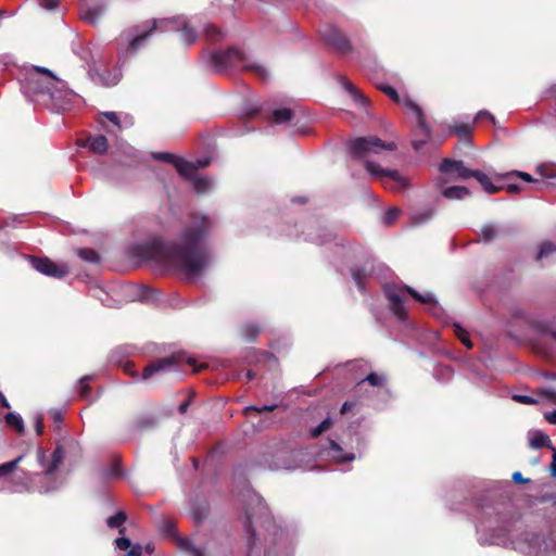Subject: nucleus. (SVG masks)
Instances as JSON below:
<instances>
[{
  "mask_svg": "<svg viewBox=\"0 0 556 556\" xmlns=\"http://www.w3.org/2000/svg\"><path fill=\"white\" fill-rule=\"evenodd\" d=\"M212 227L213 222L207 215L191 212L188 225L179 233V241L154 239L138 245L137 255L187 277H195L206 268L210 261L204 242Z\"/></svg>",
  "mask_w": 556,
  "mask_h": 556,
  "instance_id": "obj_1",
  "label": "nucleus"
},
{
  "mask_svg": "<svg viewBox=\"0 0 556 556\" xmlns=\"http://www.w3.org/2000/svg\"><path fill=\"white\" fill-rule=\"evenodd\" d=\"M247 55L245 53L237 49L235 47H229L223 51H215L211 54V62L218 74L225 73L227 70L237 66L238 64H243V70L252 72L257 78L263 81L268 79L267 70L260 64L255 63H245Z\"/></svg>",
  "mask_w": 556,
  "mask_h": 556,
  "instance_id": "obj_2",
  "label": "nucleus"
},
{
  "mask_svg": "<svg viewBox=\"0 0 556 556\" xmlns=\"http://www.w3.org/2000/svg\"><path fill=\"white\" fill-rule=\"evenodd\" d=\"M155 29H176L180 31L181 40L185 45L190 46L195 42L198 33L184 16L174 18H164L160 21H153V25L142 34H139L132 38L129 43V48L137 50L141 43L152 34Z\"/></svg>",
  "mask_w": 556,
  "mask_h": 556,
  "instance_id": "obj_3",
  "label": "nucleus"
},
{
  "mask_svg": "<svg viewBox=\"0 0 556 556\" xmlns=\"http://www.w3.org/2000/svg\"><path fill=\"white\" fill-rule=\"evenodd\" d=\"M404 294H409L414 300L424 304L435 303L431 293L421 294L409 286H386L384 295L389 301V308L400 321H405L408 317L404 306Z\"/></svg>",
  "mask_w": 556,
  "mask_h": 556,
  "instance_id": "obj_4",
  "label": "nucleus"
},
{
  "mask_svg": "<svg viewBox=\"0 0 556 556\" xmlns=\"http://www.w3.org/2000/svg\"><path fill=\"white\" fill-rule=\"evenodd\" d=\"M35 73L30 74L25 80V89L35 96L47 94L54 98V92L59 89L58 85H63L62 80L55 77L48 68L35 66Z\"/></svg>",
  "mask_w": 556,
  "mask_h": 556,
  "instance_id": "obj_5",
  "label": "nucleus"
},
{
  "mask_svg": "<svg viewBox=\"0 0 556 556\" xmlns=\"http://www.w3.org/2000/svg\"><path fill=\"white\" fill-rule=\"evenodd\" d=\"M352 155L356 159H363L370 153L378 154L382 150L394 151V142H384L376 136L358 137L349 143Z\"/></svg>",
  "mask_w": 556,
  "mask_h": 556,
  "instance_id": "obj_6",
  "label": "nucleus"
},
{
  "mask_svg": "<svg viewBox=\"0 0 556 556\" xmlns=\"http://www.w3.org/2000/svg\"><path fill=\"white\" fill-rule=\"evenodd\" d=\"M182 362H186L190 366L195 365V359L192 357L185 358L181 354H173L168 357L156 359L147 365L142 371L141 378L143 380H148L156 374L169 371L174 368H180Z\"/></svg>",
  "mask_w": 556,
  "mask_h": 556,
  "instance_id": "obj_7",
  "label": "nucleus"
},
{
  "mask_svg": "<svg viewBox=\"0 0 556 556\" xmlns=\"http://www.w3.org/2000/svg\"><path fill=\"white\" fill-rule=\"evenodd\" d=\"M65 450L79 452L78 443L75 442L74 440H70V441L65 442L64 444H58L52 453L51 463L49 465H47L46 451L43 448H38L37 459H38V463L42 467H46L43 470L45 478L50 477L62 464L64 456H65Z\"/></svg>",
  "mask_w": 556,
  "mask_h": 556,
  "instance_id": "obj_8",
  "label": "nucleus"
},
{
  "mask_svg": "<svg viewBox=\"0 0 556 556\" xmlns=\"http://www.w3.org/2000/svg\"><path fill=\"white\" fill-rule=\"evenodd\" d=\"M111 7V0H84L80 5V18L94 26L105 15Z\"/></svg>",
  "mask_w": 556,
  "mask_h": 556,
  "instance_id": "obj_9",
  "label": "nucleus"
},
{
  "mask_svg": "<svg viewBox=\"0 0 556 556\" xmlns=\"http://www.w3.org/2000/svg\"><path fill=\"white\" fill-rule=\"evenodd\" d=\"M324 41L332 47L338 53L346 54L352 51L350 39L336 26L325 25L320 29Z\"/></svg>",
  "mask_w": 556,
  "mask_h": 556,
  "instance_id": "obj_10",
  "label": "nucleus"
},
{
  "mask_svg": "<svg viewBox=\"0 0 556 556\" xmlns=\"http://www.w3.org/2000/svg\"><path fill=\"white\" fill-rule=\"evenodd\" d=\"M367 172L380 178H388L390 181H384V187L389 189L402 190L406 188L407 180L396 169H384L371 161L365 162Z\"/></svg>",
  "mask_w": 556,
  "mask_h": 556,
  "instance_id": "obj_11",
  "label": "nucleus"
},
{
  "mask_svg": "<svg viewBox=\"0 0 556 556\" xmlns=\"http://www.w3.org/2000/svg\"><path fill=\"white\" fill-rule=\"evenodd\" d=\"M29 261L37 271L51 278L62 279L70 273L65 264L54 263L47 256H29Z\"/></svg>",
  "mask_w": 556,
  "mask_h": 556,
  "instance_id": "obj_12",
  "label": "nucleus"
},
{
  "mask_svg": "<svg viewBox=\"0 0 556 556\" xmlns=\"http://www.w3.org/2000/svg\"><path fill=\"white\" fill-rule=\"evenodd\" d=\"M476 169H469L464 165L463 161H455L451 159H444L440 165V172L444 174H450L455 172L457 174V178L459 179H468L471 178Z\"/></svg>",
  "mask_w": 556,
  "mask_h": 556,
  "instance_id": "obj_13",
  "label": "nucleus"
},
{
  "mask_svg": "<svg viewBox=\"0 0 556 556\" xmlns=\"http://www.w3.org/2000/svg\"><path fill=\"white\" fill-rule=\"evenodd\" d=\"M99 123L109 134L115 135L122 130V115L116 112L101 113Z\"/></svg>",
  "mask_w": 556,
  "mask_h": 556,
  "instance_id": "obj_14",
  "label": "nucleus"
},
{
  "mask_svg": "<svg viewBox=\"0 0 556 556\" xmlns=\"http://www.w3.org/2000/svg\"><path fill=\"white\" fill-rule=\"evenodd\" d=\"M84 147H87L94 154L102 155V154L106 153L108 148H109V142H108L106 137L103 135L89 136L85 140Z\"/></svg>",
  "mask_w": 556,
  "mask_h": 556,
  "instance_id": "obj_15",
  "label": "nucleus"
},
{
  "mask_svg": "<svg viewBox=\"0 0 556 556\" xmlns=\"http://www.w3.org/2000/svg\"><path fill=\"white\" fill-rule=\"evenodd\" d=\"M529 445L534 450L542 447L554 450V445L549 437L541 430H535L529 433Z\"/></svg>",
  "mask_w": 556,
  "mask_h": 556,
  "instance_id": "obj_16",
  "label": "nucleus"
},
{
  "mask_svg": "<svg viewBox=\"0 0 556 556\" xmlns=\"http://www.w3.org/2000/svg\"><path fill=\"white\" fill-rule=\"evenodd\" d=\"M175 168L178 172V174L185 179L192 181L198 176L197 173L199 166H197L195 163L193 162H188L179 157L175 165Z\"/></svg>",
  "mask_w": 556,
  "mask_h": 556,
  "instance_id": "obj_17",
  "label": "nucleus"
},
{
  "mask_svg": "<svg viewBox=\"0 0 556 556\" xmlns=\"http://www.w3.org/2000/svg\"><path fill=\"white\" fill-rule=\"evenodd\" d=\"M115 547L121 551H127L125 556H142L143 547L140 544H131V541L126 536L117 538L114 541Z\"/></svg>",
  "mask_w": 556,
  "mask_h": 556,
  "instance_id": "obj_18",
  "label": "nucleus"
},
{
  "mask_svg": "<svg viewBox=\"0 0 556 556\" xmlns=\"http://www.w3.org/2000/svg\"><path fill=\"white\" fill-rule=\"evenodd\" d=\"M401 104L416 114L419 127L429 135V128L426 125V118L421 108L409 98L401 99Z\"/></svg>",
  "mask_w": 556,
  "mask_h": 556,
  "instance_id": "obj_19",
  "label": "nucleus"
},
{
  "mask_svg": "<svg viewBox=\"0 0 556 556\" xmlns=\"http://www.w3.org/2000/svg\"><path fill=\"white\" fill-rule=\"evenodd\" d=\"M294 116V111L289 108L276 109L271 113L270 122L276 125H282L292 122Z\"/></svg>",
  "mask_w": 556,
  "mask_h": 556,
  "instance_id": "obj_20",
  "label": "nucleus"
},
{
  "mask_svg": "<svg viewBox=\"0 0 556 556\" xmlns=\"http://www.w3.org/2000/svg\"><path fill=\"white\" fill-rule=\"evenodd\" d=\"M472 177L478 180V182L482 186L484 191L488 192L489 194L497 193L503 189L502 186L493 185L490 177L479 169L475 170Z\"/></svg>",
  "mask_w": 556,
  "mask_h": 556,
  "instance_id": "obj_21",
  "label": "nucleus"
},
{
  "mask_svg": "<svg viewBox=\"0 0 556 556\" xmlns=\"http://www.w3.org/2000/svg\"><path fill=\"white\" fill-rule=\"evenodd\" d=\"M99 80L105 87H112L119 83L122 73L119 70H104L102 73H97Z\"/></svg>",
  "mask_w": 556,
  "mask_h": 556,
  "instance_id": "obj_22",
  "label": "nucleus"
},
{
  "mask_svg": "<svg viewBox=\"0 0 556 556\" xmlns=\"http://www.w3.org/2000/svg\"><path fill=\"white\" fill-rule=\"evenodd\" d=\"M341 81L343 88L351 94V97L356 103L363 106L369 104L368 98L362 91H359L350 80L342 78Z\"/></svg>",
  "mask_w": 556,
  "mask_h": 556,
  "instance_id": "obj_23",
  "label": "nucleus"
},
{
  "mask_svg": "<svg viewBox=\"0 0 556 556\" xmlns=\"http://www.w3.org/2000/svg\"><path fill=\"white\" fill-rule=\"evenodd\" d=\"M127 520V515L125 511H117L114 516H111L106 519V525L111 529H118V533L124 535L126 533V528L123 525Z\"/></svg>",
  "mask_w": 556,
  "mask_h": 556,
  "instance_id": "obj_24",
  "label": "nucleus"
},
{
  "mask_svg": "<svg viewBox=\"0 0 556 556\" xmlns=\"http://www.w3.org/2000/svg\"><path fill=\"white\" fill-rule=\"evenodd\" d=\"M260 332L261 328L255 323H247L240 328V334L247 342H254Z\"/></svg>",
  "mask_w": 556,
  "mask_h": 556,
  "instance_id": "obj_25",
  "label": "nucleus"
},
{
  "mask_svg": "<svg viewBox=\"0 0 556 556\" xmlns=\"http://www.w3.org/2000/svg\"><path fill=\"white\" fill-rule=\"evenodd\" d=\"M443 195L450 200H462L470 195V191L464 186H452L443 190Z\"/></svg>",
  "mask_w": 556,
  "mask_h": 556,
  "instance_id": "obj_26",
  "label": "nucleus"
},
{
  "mask_svg": "<svg viewBox=\"0 0 556 556\" xmlns=\"http://www.w3.org/2000/svg\"><path fill=\"white\" fill-rule=\"evenodd\" d=\"M515 175L520 177L522 180H525L527 182H533L535 185L534 186V190L535 191H543L545 188L548 187V184H546L544 181H539L536 179H533L530 174L525 173V172H511V173L506 174L503 177L508 179V178H510L511 176H515Z\"/></svg>",
  "mask_w": 556,
  "mask_h": 556,
  "instance_id": "obj_27",
  "label": "nucleus"
},
{
  "mask_svg": "<svg viewBox=\"0 0 556 556\" xmlns=\"http://www.w3.org/2000/svg\"><path fill=\"white\" fill-rule=\"evenodd\" d=\"M160 532L164 536L176 538L177 536V526L176 521L170 518H163L159 526Z\"/></svg>",
  "mask_w": 556,
  "mask_h": 556,
  "instance_id": "obj_28",
  "label": "nucleus"
},
{
  "mask_svg": "<svg viewBox=\"0 0 556 556\" xmlns=\"http://www.w3.org/2000/svg\"><path fill=\"white\" fill-rule=\"evenodd\" d=\"M77 254L85 262L94 265L99 264L101 260L100 254L94 249L91 248L79 249Z\"/></svg>",
  "mask_w": 556,
  "mask_h": 556,
  "instance_id": "obj_29",
  "label": "nucleus"
},
{
  "mask_svg": "<svg viewBox=\"0 0 556 556\" xmlns=\"http://www.w3.org/2000/svg\"><path fill=\"white\" fill-rule=\"evenodd\" d=\"M387 376L384 374L370 372L366 378L361 380L357 384L361 386L364 382H368L372 387H384L387 383Z\"/></svg>",
  "mask_w": 556,
  "mask_h": 556,
  "instance_id": "obj_30",
  "label": "nucleus"
},
{
  "mask_svg": "<svg viewBox=\"0 0 556 556\" xmlns=\"http://www.w3.org/2000/svg\"><path fill=\"white\" fill-rule=\"evenodd\" d=\"M556 252V244L553 243L552 241H543L540 245H539V251H538V254H536V261L538 262H541L542 260L551 256L553 253Z\"/></svg>",
  "mask_w": 556,
  "mask_h": 556,
  "instance_id": "obj_31",
  "label": "nucleus"
},
{
  "mask_svg": "<svg viewBox=\"0 0 556 556\" xmlns=\"http://www.w3.org/2000/svg\"><path fill=\"white\" fill-rule=\"evenodd\" d=\"M23 455L17 456L15 459L0 465V477L11 475L23 459Z\"/></svg>",
  "mask_w": 556,
  "mask_h": 556,
  "instance_id": "obj_32",
  "label": "nucleus"
},
{
  "mask_svg": "<svg viewBox=\"0 0 556 556\" xmlns=\"http://www.w3.org/2000/svg\"><path fill=\"white\" fill-rule=\"evenodd\" d=\"M542 178H556V165L555 164H541L535 169Z\"/></svg>",
  "mask_w": 556,
  "mask_h": 556,
  "instance_id": "obj_33",
  "label": "nucleus"
},
{
  "mask_svg": "<svg viewBox=\"0 0 556 556\" xmlns=\"http://www.w3.org/2000/svg\"><path fill=\"white\" fill-rule=\"evenodd\" d=\"M244 528H245V531L248 534V546H249L250 551H252L254 545L256 544V534H255V530L252 526V520H251L250 515H247V519L244 521Z\"/></svg>",
  "mask_w": 556,
  "mask_h": 556,
  "instance_id": "obj_34",
  "label": "nucleus"
},
{
  "mask_svg": "<svg viewBox=\"0 0 556 556\" xmlns=\"http://www.w3.org/2000/svg\"><path fill=\"white\" fill-rule=\"evenodd\" d=\"M178 546L186 549L191 556H205L204 551L193 546L187 539L178 538Z\"/></svg>",
  "mask_w": 556,
  "mask_h": 556,
  "instance_id": "obj_35",
  "label": "nucleus"
},
{
  "mask_svg": "<svg viewBox=\"0 0 556 556\" xmlns=\"http://www.w3.org/2000/svg\"><path fill=\"white\" fill-rule=\"evenodd\" d=\"M376 87L386 93L393 102L401 104V97L395 88L386 84H376Z\"/></svg>",
  "mask_w": 556,
  "mask_h": 556,
  "instance_id": "obj_36",
  "label": "nucleus"
},
{
  "mask_svg": "<svg viewBox=\"0 0 556 556\" xmlns=\"http://www.w3.org/2000/svg\"><path fill=\"white\" fill-rule=\"evenodd\" d=\"M5 422L9 426L14 427L18 433L24 432V424H23L22 418L18 415H16L14 413L7 414Z\"/></svg>",
  "mask_w": 556,
  "mask_h": 556,
  "instance_id": "obj_37",
  "label": "nucleus"
},
{
  "mask_svg": "<svg viewBox=\"0 0 556 556\" xmlns=\"http://www.w3.org/2000/svg\"><path fill=\"white\" fill-rule=\"evenodd\" d=\"M208 515L207 506H193L191 516L197 525L201 523Z\"/></svg>",
  "mask_w": 556,
  "mask_h": 556,
  "instance_id": "obj_38",
  "label": "nucleus"
},
{
  "mask_svg": "<svg viewBox=\"0 0 556 556\" xmlns=\"http://www.w3.org/2000/svg\"><path fill=\"white\" fill-rule=\"evenodd\" d=\"M454 332L458 340L467 348L472 349V342L470 341L469 333L463 329L459 325H454Z\"/></svg>",
  "mask_w": 556,
  "mask_h": 556,
  "instance_id": "obj_39",
  "label": "nucleus"
},
{
  "mask_svg": "<svg viewBox=\"0 0 556 556\" xmlns=\"http://www.w3.org/2000/svg\"><path fill=\"white\" fill-rule=\"evenodd\" d=\"M152 157L155 161L167 163V164H173L174 166L176 165V163L179 159L175 154H172L168 152H154V153H152Z\"/></svg>",
  "mask_w": 556,
  "mask_h": 556,
  "instance_id": "obj_40",
  "label": "nucleus"
},
{
  "mask_svg": "<svg viewBox=\"0 0 556 556\" xmlns=\"http://www.w3.org/2000/svg\"><path fill=\"white\" fill-rule=\"evenodd\" d=\"M156 425V420L150 416H142L136 419L135 427L138 430H146L153 428Z\"/></svg>",
  "mask_w": 556,
  "mask_h": 556,
  "instance_id": "obj_41",
  "label": "nucleus"
},
{
  "mask_svg": "<svg viewBox=\"0 0 556 556\" xmlns=\"http://www.w3.org/2000/svg\"><path fill=\"white\" fill-rule=\"evenodd\" d=\"M352 277L354 279V281L356 282L358 289L361 291L364 290V282H365V279L367 277V273L365 271L364 268H361V267H355L352 269Z\"/></svg>",
  "mask_w": 556,
  "mask_h": 556,
  "instance_id": "obj_42",
  "label": "nucleus"
},
{
  "mask_svg": "<svg viewBox=\"0 0 556 556\" xmlns=\"http://www.w3.org/2000/svg\"><path fill=\"white\" fill-rule=\"evenodd\" d=\"M204 35L211 40H219L223 38V33L214 24H206L204 27Z\"/></svg>",
  "mask_w": 556,
  "mask_h": 556,
  "instance_id": "obj_43",
  "label": "nucleus"
},
{
  "mask_svg": "<svg viewBox=\"0 0 556 556\" xmlns=\"http://www.w3.org/2000/svg\"><path fill=\"white\" fill-rule=\"evenodd\" d=\"M332 426V421L330 418H326L325 420H323L317 427L313 428L311 430V437L313 439H316L318 438L319 435H321L325 431H327L328 429H330V427Z\"/></svg>",
  "mask_w": 556,
  "mask_h": 556,
  "instance_id": "obj_44",
  "label": "nucleus"
},
{
  "mask_svg": "<svg viewBox=\"0 0 556 556\" xmlns=\"http://www.w3.org/2000/svg\"><path fill=\"white\" fill-rule=\"evenodd\" d=\"M401 215V210L399 207L389 208L383 215V224L386 226H391Z\"/></svg>",
  "mask_w": 556,
  "mask_h": 556,
  "instance_id": "obj_45",
  "label": "nucleus"
},
{
  "mask_svg": "<svg viewBox=\"0 0 556 556\" xmlns=\"http://www.w3.org/2000/svg\"><path fill=\"white\" fill-rule=\"evenodd\" d=\"M90 379V376H85L79 381L78 394L81 399H87L91 394V388L88 384Z\"/></svg>",
  "mask_w": 556,
  "mask_h": 556,
  "instance_id": "obj_46",
  "label": "nucleus"
},
{
  "mask_svg": "<svg viewBox=\"0 0 556 556\" xmlns=\"http://www.w3.org/2000/svg\"><path fill=\"white\" fill-rule=\"evenodd\" d=\"M277 408L276 404L273 405H264V406H248L243 409V414L245 416H250L252 412L263 414V413H270Z\"/></svg>",
  "mask_w": 556,
  "mask_h": 556,
  "instance_id": "obj_47",
  "label": "nucleus"
},
{
  "mask_svg": "<svg viewBox=\"0 0 556 556\" xmlns=\"http://www.w3.org/2000/svg\"><path fill=\"white\" fill-rule=\"evenodd\" d=\"M193 187L198 193L205 192L210 187V181L205 177H195L193 180Z\"/></svg>",
  "mask_w": 556,
  "mask_h": 556,
  "instance_id": "obj_48",
  "label": "nucleus"
},
{
  "mask_svg": "<svg viewBox=\"0 0 556 556\" xmlns=\"http://www.w3.org/2000/svg\"><path fill=\"white\" fill-rule=\"evenodd\" d=\"M432 216H433V211L427 210L422 213L414 214L412 216V220H413L414 225H420L422 223L428 222Z\"/></svg>",
  "mask_w": 556,
  "mask_h": 556,
  "instance_id": "obj_49",
  "label": "nucleus"
},
{
  "mask_svg": "<svg viewBox=\"0 0 556 556\" xmlns=\"http://www.w3.org/2000/svg\"><path fill=\"white\" fill-rule=\"evenodd\" d=\"M481 235H482L483 240L485 242H490V241H492L496 237L497 231H496L494 226H492V225H484L481 228Z\"/></svg>",
  "mask_w": 556,
  "mask_h": 556,
  "instance_id": "obj_50",
  "label": "nucleus"
},
{
  "mask_svg": "<svg viewBox=\"0 0 556 556\" xmlns=\"http://www.w3.org/2000/svg\"><path fill=\"white\" fill-rule=\"evenodd\" d=\"M454 131L462 137H466L470 134L471 127L468 124L460 123L454 126Z\"/></svg>",
  "mask_w": 556,
  "mask_h": 556,
  "instance_id": "obj_51",
  "label": "nucleus"
},
{
  "mask_svg": "<svg viewBox=\"0 0 556 556\" xmlns=\"http://www.w3.org/2000/svg\"><path fill=\"white\" fill-rule=\"evenodd\" d=\"M109 475L113 477L122 476V466L119 459H115L111 470L109 471Z\"/></svg>",
  "mask_w": 556,
  "mask_h": 556,
  "instance_id": "obj_52",
  "label": "nucleus"
},
{
  "mask_svg": "<svg viewBox=\"0 0 556 556\" xmlns=\"http://www.w3.org/2000/svg\"><path fill=\"white\" fill-rule=\"evenodd\" d=\"M124 371L134 378H138V372L135 370V364L132 362H127L124 367Z\"/></svg>",
  "mask_w": 556,
  "mask_h": 556,
  "instance_id": "obj_53",
  "label": "nucleus"
},
{
  "mask_svg": "<svg viewBox=\"0 0 556 556\" xmlns=\"http://www.w3.org/2000/svg\"><path fill=\"white\" fill-rule=\"evenodd\" d=\"M60 0H41L40 4L47 10H54L59 7Z\"/></svg>",
  "mask_w": 556,
  "mask_h": 556,
  "instance_id": "obj_54",
  "label": "nucleus"
},
{
  "mask_svg": "<svg viewBox=\"0 0 556 556\" xmlns=\"http://www.w3.org/2000/svg\"><path fill=\"white\" fill-rule=\"evenodd\" d=\"M511 479L515 483L519 484L529 483L531 481L529 478H523V476L519 471L514 472Z\"/></svg>",
  "mask_w": 556,
  "mask_h": 556,
  "instance_id": "obj_55",
  "label": "nucleus"
},
{
  "mask_svg": "<svg viewBox=\"0 0 556 556\" xmlns=\"http://www.w3.org/2000/svg\"><path fill=\"white\" fill-rule=\"evenodd\" d=\"M544 97L556 101V83L545 89Z\"/></svg>",
  "mask_w": 556,
  "mask_h": 556,
  "instance_id": "obj_56",
  "label": "nucleus"
},
{
  "mask_svg": "<svg viewBox=\"0 0 556 556\" xmlns=\"http://www.w3.org/2000/svg\"><path fill=\"white\" fill-rule=\"evenodd\" d=\"M514 399L522 404H534L536 401L528 395H515Z\"/></svg>",
  "mask_w": 556,
  "mask_h": 556,
  "instance_id": "obj_57",
  "label": "nucleus"
},
{
  "mask_svg": "<svg viewBox=\"0 0 556 556\" xmlns=\"http://www.w3.org/2000/svg\"><path fill=\"white\" fill-rule=\"evenodd\" d=\"M134 117L129 114H123L122 115V129L124 127H130L134 125Z\"/></svg>",
  "mask_w": 556,
  "mask_h": 556,
  "instance_id": "obj_58",
  "label": "nucleus"
},
{
  "mask_svg": "<svg viewBox=\"0 0 556 556\" xmlns=\"http://www.w3.org/2000/svg\"><path fill=\"white\" fill-rule=\"evenodd\" d=\"M553 451V459H552V463L549 465V473L552 477H556V448L554 447Z\"/></svg>",
  "mask_w": 556,
  "mask_h": 556,
  "instance_id": "obj_59",
  "label": "nucleus"
},
{
  "mask_svg": "<svg viewBox=\"0 0 556 556\" xmlns=\"http://www.w3.org/2000/svg\"><path fill=\"white\" fill-rule=\"evenodd\" d=\"M36 432L38 435H41L43 433V418L42 416H38L36 418Z\"/></svg>",
  "mask_w": 556,
  "mask_h": 556,
  "instance_id": "obj_60",
  "label": "nucleus"
},
{
  "mask_svg": "<svg viewBox=\"0 0 556 556\" xmlns=\"http://www.w3.org/2000/svg\"><path fill=\"white\" fill-rule=\"evenodd\" d=\"M506 191L509 194H516V193L521 191V187L519 185H517V184H508L506 186Z\"/></svg>",
  "mask_w": 556,
  "mask_h": 556,
  "instance_id": "obj_61",
  "label": "nucleus"
},
{
  "mask_svg": "<svg viewBox=\"0 0 556 556\" xmlns=\"http://www.w3.org/2000/svg\"><path fill=\"white\" fill-rule=\"evenodd\" d=\"M190 403H191V399L189 397L188 400H186L185 402H182L179 406H178V412L180 414H186L187 410H188V407L190 406Z\"/></svg>",
  "mask_w": 556,
  "mask_h": 556,
  "instance_id": "obj_62",
  "label": "nucleus"
},
{
  "mask_svg": "<svg viewBox=\"0 0 556 556\" xmlns=\"http://www.w3.org/2000/svg\"><path fill=\"white\" fill-rule=\"evenodd\" d=\"M545 419L552 424V425H556V409L551 412V413H547L545 414Z\"/></svg>",
  "mask_w": 556,
  "mask_h": 556,
  "instance_id": "obj_63",
  "label": "nucleus"
},
{
  "mask_svg": "<svg viewBox=\"0 0 556 556\" xmlns=\"http://www.w3.org/2000/svg\"><path fill=\"white\" fill-rule=\"evenodd\" d=\"M354 406V403H351V402H344L343 405L341 406V409H340V413L342 415L346 414L348 412H350L352 409V407Z\"/></svg>",
  "mask_w": 556,
  "mask_h": 556,
  "instance_id": "obj_64",
  "label": "nucleus"
}]
</instances>
